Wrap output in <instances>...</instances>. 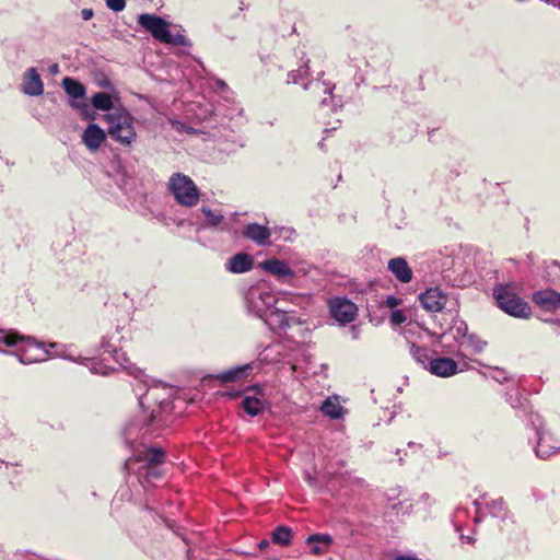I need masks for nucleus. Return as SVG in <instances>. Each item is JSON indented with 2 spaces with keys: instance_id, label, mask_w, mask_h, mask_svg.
<instances>
[{
  "instance_id": "dca6fc26",
  "label": "nucleus",
  "mask_w": 560,
  "mask_h": 560,
  "mask_svg": "<svg viewBox=\"0 0 560 560\" xmlns=\"http://www.w3.org/2000/svg\"><path fill=\"white\" fill-rule=\"evenodd\" d=\"M261 268L278 278L294 277L295 272L288 266L285 261L278 258L266 259L260 264Z\"/></svg>"
},
{
  "instance_id": "423d86ee",
  "label": "nucleus",
  "mask_w": 560,
  "mask_h": 560,
  "mask_svg": "<svg viewBox=\"0 0 560 560\" xmlns=\"http://www.w3.org/2000/svg\"><path fill=\"white\" fill-rule=\"evenodd\" d=\"M487 493H482L478 499H475L472 505L475 508V517L474 523H481L487 515H490L493 518H498L499 521H505L509 517V510L506 508L505 501L503 498H498L491 500L490 502H481V499H486Z\"/></svg>"
},
{
  "instance_id": "9b49d317",
  "label": "nucleus",
  "mask_w": 560,
  "mask_h": 560,
  "mask_svg": "<svg viewBox=\"0 0 560 560\" xmlns=\"http://www.w3.org/2000/svg\"><path fill=\"white\" fill-rule=\"evenodd\" d=\"M242 235L258 245H266L271 236V231L266 225L248 223L244 226Z\"/></svg>"
},
{
  "instance_id": "c85d7f7f",
  "label": "nucleus",
  "mask_w": 560,
  "mask_h": 560,
  "mask_svg": "<svg viewBox=\"0 0 560 560\" xmlns=\"http://www.w3.org/2000/svg\"><path fill=\"white\" fill-rule=\"evenodd\" d=\"M407 320V316L404 314L402 311L396 310L390 315V323L395 326L401 325Z\"/></svg>"
},
{
  "instance_id": "f03ea898",
  "label": "nucleus",
  "mask_w": 560,
  "mask_h": 560,
  "mask_svg": "<svg viewBox=\"0 0 560 560\" xmlns=\"http://www.w3.org/2000/svg\"><path fill=\"white\" fill-rule=\"evenodd\" d=\"M493 298L500 310L512 317L528 319L532 316V307L513 289L512 284H497L493 288Z\"/></svg>"
},
{
  "instance_id": "c9c22d12",
  "label": "nucleus",
  "mask_w": 560,
  "mask_h": 560,
  "mask_svg": "<svg viewBox=\"0 0 560 560\" xmlns=\"http://www.w3.org/2000/svg\"><path fill=\"white\" fill-rule=\"evenodd\" d=\"M398 495H399V491L397 489H390L386 493L388 501L395 500Z\"/></svg>"
},
{
  "instance_id": "c756f323",
  "label": "nucleus",
  "mask_w": 560,
  "mask_h": 560,
  "mask_svg": "<svg viewBox=\"0 0 560 560\" xmlns=\"http://www.w3.org/2000/svg\"><path fill=\"white\" fill-rule=\"evenodd\" d=\"M166 451L161 445H151L147 448L144 455H165ZM137 455H143L142 452H139Z\"/></svg>"
},
{
  "instance_id": "58836bf2",
  "label": "nucleus",
  "mask_w": 560,
  "mask_h": 560,
  "mask_svg": "<svg viewBox=\"0 0 560 560\" xmlns=\"http://www.w3.org/2000/svg\"><path fill=\"white\" fill-rule=\"evenodd\" d=\"M226 396H229L230 398H236L241 395L240 392H233V393H226L225 394Z\"/></svg>"
},
{
  "instance_id": "b1692460",
  "label": "nucleus",
  "mask_w": 560,
  "mask_h": 560,
  "mask_svg": "<svg viewBox=\"0 0 560 560\" xmlns=\"http://www.w3.org/2000/svg\"><path fill=\"white\" fill-rule=\"evenodd\" d=\"M92 105L100 110H109L113 107V101L108 93L97 92L92 96Z\"/></svg>"
},
{
  "instance_id": "9d476101",
  "label": "nucleus",
  "mask_w": 560,
  "mask_h": 560,
  "mask_svg": "<svg viewBox=\"0 0 560 560\" xmlns=\"http://www.w3.org/2000/svg\"><path fill=\"white\" fill-rule=\"evenodd\" d=\"M332 541V537L326 533L312 534L305 539V544L310 547V552L314 556H322L328 552Z\"/></svg>"
},
{
  "instance_id": "79ce46f5",
  "label": "nucleus",
  "mask_w": 560,
  "mask_h": 560,
  "mask_svg": "<svg viewBox=\"0 0 560 560\" xmlns=\"http://www.w3.org/2000/svg\"><path fill=\"white\" fill-rule=\"evenodd\" d=\"M250 389L259 390L258 386H253Z\"/></svg>"
},
{
  "instance_id": "a211bd4d",
  "label": "nucleus",
  "mask_w": 560,
  "mask_h": 560,
  "mask_svg": "<svg viewBox=\"0 0 560 560\" xmlns=\"http://www.w3.org/2000/svg\"><path fill=\"white\" fill-rule=\"evenodd\" d=\"M253 370L252 364H244L242 366H237L234 369H231L229 371L219 373L215 375V378L219 380L221 383H233L236 381H240L247 376V374Z\"/></svg>"
},
{
  "instance_id": "4c0bfd02",
  "label": "nucleus",
  "mask_w": 560,
  "mask_h": 560,
  "mask_svg": "<svg viewBox=\"0 0 560 560\" xmlns=\"http://www.w3.org/2000/svg\"><path fill=\"white\" fill-rule=\"evenodd\" d=\"M394 560H419V559L413 556L400 555V556L395 557Z\"/></svg>"
},
{
  "instance_id": "393cba45",
  "label": "nucleus",
  "mask_w": 560,
  "mask_h": 560,
  "mask_svg": "<svg viewBox=\"0 0 560 560\" xmlns=\"http://www.w3.org/2000/svg\"><path fill=\"white\" fill-rule=\"evenodd\" d=\"M392 511L397 515H410L413 512V504L410 500H402L390 505Z\"/></svg>"
},
{
  "instance_id": "ddd939ff",
  "label": "nucleus",
  "mask_w": 560,
  "mask_h": 560,
  "mask_svg": "<svg viewBox=\"0 0 560 560\" xmlns=\"http://www.w3.org/2000/svg\"><path fill=\"white\" fill-rule=\"evenodd\" d=\"M23 92L31 96L43 94L44 84L35 68H30L23 75Z\"/></svg>"
},
{
  "instance_id": "1a4fd4ad",
  "label": "nucleus",
  "mask_w": 560,
  "mask_h": 560,
  "mask_svg": "<svg viewBox=\"0 0 560 560\" xmlns=\"http://www.w3.org/2000/svg\"><path fill=\"white\" fill-rule=\"evenodd\" d=\"M533 302L546 312L560 310V293L546 289L534 292Z\"/></svg>"
},
{
  "instance_id": "6e6552de",
  "label": "nucleus",
  "mask_w": 560,
  "mask_h": 560,
  "mask_svg": "<svg viewBox=\"0 0 560 560\" xmlns=\"http://www.w3.org/2000/svg\"><path fill=\"white\" fill-rule=\"evenodd\" d=\"M419 301L422 307L429 312H441L446 303L447 295L439 288H430L419 295Z\"/></svg>"
},
{
  "instance_id": "cd10ccee",
  "label": "nucleus",
  "mask_w": 560,
  "mask_h": 560,
  "mask_svg": "<svg viewBox=\"0 0 560 560\" xmlns=\"http://www.w3.org/2000/svg\"><path fill=\"white\" fill-rule=\"evenodd\" d=\"M21 340H23V337L20 336L18 332H9L7 334L2 341L7 347H14L16 346Z\"/></svg>"
},
{
  "instance_id": "20e7f679",
  "label": "nucleus",
  "mask_w": 560,
  "mask_h": 560,
  "mask_svg": "<svg viewBox=\"0 0 560 560\" xmlns=\"http://www.w3.org/2000/svg\"><path fill=\"white\" fill-rule=\"evenodd\" d=\"M167 186L168 190L180 206L190 208L198 203L200 192L189 176L183 173H174L170 177Z\"/></svg>"
},
{
  "instance_id": "a878e982",
  "label": "nucleus",
  "mask_w": 560,
  "mask_h": 560,
  "mask_svg": "<svg viewBox=\"0 0 560 560\" xmlns=\"http://www.w3.org/2000/svg\"><path fill=\"white\" fill-rule=\"evenodd\" d=\"M201 212L209 226H218L223 221V215L220 211H213L208 207H202Z\"/></svg>"
},
{
  "instance_id": "72a5a7b5",
  "label": "nucleus",
  "mask_w": 560,
  "mask_h": 560,
  "mask_svg": "<svg viewBox=\"0 0 560 560\" xmlns=\"http://www.w3.org/2000/svg\"><path fill=\"white\" fill-rule=\"evenodd\" d=\"M81 15L84 21H89L93 18L94 11L92 9L84 8L81 11Z\"/></svg>"
},
{
  "instance_id": "6ab92c4d",
  "label": "nucleus",
  "mask_w": 560,
  "mask_h": 560,
  "mask_svg": "<svg viewBox=\"0 0 560 560\" xmlns=\"http://www.w3.org/2000/svg\"><path fill=\"white\" fill-rule=\"evenodd\" d=\"M293 530L287 525H278L270 534L271 541L281 547H287L291 544Z\"/></svg>"
},
{
  "instance_id": "4be33fe9",
  "label": "nucleus",
  "mask_w": 560,
  "mask_h": 560,
  "mask_svg": "<svg viewBox=\"0 0 560 560\" xmlns=\"http://www.w3.org/2000/svg\"><path fill=\"white\" fill-rule=\"evenodd\" d=\"M264 401L257 397L246 396L242 401L244 411L250 417L260 415L264 410Z\"/></svg>"
},
{
  "instance_id": "ea45409f",
  "label": "nucleus",
  "mask_w": 560,
  "mask_h": 560,
  "mask_svg": "<svg viewBox=\"0 0 560 560\" xmlns=\"http://www.w3.org/2000/svg\"><path fill=\"white\" fill-rule=\"evenodd\" d=\"M306 478H307V481L310 485H314L315 483V480L316 478H313L310 472H306Z\"/></svg>"
},
{
  "instance_id": "f257e3e1",
  "label": "nucleus",
  "mask_w": 560,
  "mask_h": 560,
  "mask_svg": "<svg viewBox=\"0 0 560 560\" xmlns=\"http://www.w3.org/2000/svg\"><path fill=\"white\" fill-rule=\"evenodd\" d=\"M165 457H127L125 469L129 475H133L138 482L143 487L147 485H155L164 475Z\"/></svg>"
},
{
  "instance_id": "5701e85b",
  "label": "nucleus",
  "mask_w": 560,
  "mask_h": 560,
  "mask_svg": "<svg viewBox=\"0 0 560 560\" xmlns=\"http://www.w3.org/2000/svg\"><path fill=\"white\" fill-rule=\"evenodd\" d=\"M320 410L325 416L331 419H339L342 416L343 408L340 406L339 401L327 398L323 402Z\"/></svg>"
},
{
  "instance_id": "4468645a",
  "label": "nucleus",
  "mask_w": 560,
  "mask_h": 560,
  "mask_svg": "<svg viewBox=\"0 0 560 560\" xmlns=\"http://www.w3.org/2000/svg\"><path fill=\"white\" fill-rule=\"evenodd\" d=\"M387 268L401 283H408L412 279V270L402 257L392 258L387 264Z\"/></svg>"
},
{
  "instance_id": "f3484780",
  "label": "nucleus",
  "mask_w": 560,
  "mask_h": 560,
  "mask_svg": "<svg viewBox=\"0 0 560 560\" xmlns=\"http://www.w3.org/2000/svg\"><path fill=\"white\" fill-rule=\"evenodd\" d=\"M254 266V259L249 254L238 253L229 259L228 269L232 273L249 271Z\"/></svg>"
},
{
  "instance_id": "2f4dec72",
  "label": "nucleus",
  "mask_w": 560,
  "mask_h": 560,
  "mask_svg": "<svg viewBox=\"0 0 560 560\" xmlns=\"http://www.w3.org/2000/svg\"><path fill=\"white\" fill-rule=\"evenodd\" d=\"M401 302H402V301H401L400 299H398V298H396V296H394V295H389V296H387V298H386V300H385V305H386L387 307H389V308H395V307H397L398 305H400V304H401Z\"/></svg>"
},
{
  "instance_id": "0eeeda50",
  "label": "nucleus",
  "mask_w": 560,
  "mask_h": 560,
  "mask_svg": "<svg viewBox=\"0 0 560 560\" xmlns=\"http://www.w3.org/2000/svg\"><path fill=\"white\" fill-rule=\"evenodd\" d=\"M331 316L342 325L353 322L358 316L357 305L346 298H336L329 302Z\"/></svg>"
},
{
  "instance_id": "a19ab883",
  "label": "nucleus",
  "mask_w": 560,
  "mask_h": 560,
  "mask_svg": "<svg viewBox=\"0 0 560 560\" xmlns=\"http://www.w3.org/2000/svg\"><path fill=\"white\" fill-rule=\"evenodd\" d=\"M59 70V67L57 63H54L51 67H50V72L51 73H57Z\"/></svg>"
},
{
  "instance_id": "412c9836",
  "label": "nucleus",
  "mask_w": 560,
  "mask_h": 560,
  "mask_svg": "<svg viewBox=\"0 0 560 560\" xmlns=\"http://www.w3.org/2000/svg\"><path fill=\"white\" fill-rule=\"evenodd\" d=\"M62 86L68 95L73 98H80L85 95V86L72 78H65L62 80Z\"/></svg>"
},
{
  "instance_id": "39448f33",
  "label": "nucleus",
  "mask_w": 560,
  "mask_h": 560,
  "mask_svg": "<svg viewBox=\"0 0 560 560\" xmlns=\"http://www.w3.org/2000/svg\"><path fill=\"white\" fill-rule=\"evenodd\" d=\"M138 24L161 43L172 45L184 44V36L172 35L168 30V23L161 16L142 13L138 16Z\"/></svg>"
},
{
  "instance_id": "bb28decb",
  "label": "nucleus",
  "mask_w": 560,
  "mask_h": 560,
  "mask_svg": "<svg viewBox=\"0 0 560 560\" xmlns=\"http://www.w3.org/2000/svg\"><path fill=\"white\" fill-rule=\"evenodd\" d=\"M411 353H412V357H413L418 362L424 363L427 360H429V357H428V350H427L425 348H422V347H419V346L412 345V347H411Z\"/></svg>"
},
{
  "instance_id": "7ed1b4c3",
  "label": "nucleus",
  "mask_w": 560,
  "mask_h": 560,
  "mask_svg": "<svg viewBox=\"0 0 560 560\" xmlns=\"http://www.w3.org/2000/svg\"><path fill=\"white\" fill-rule=\"evenodd\" d=\"M105 119L108 124L107 132L112 139L122 145H130L136 140L135 118L126 109H116L106 114Z\"/></svg>"
},
{
  "instance_id": "f8f14e48",
  "label": "nucleus",
  "mask_w": 560,
  "mask_h": 560,
  "mask_svg": "<svg viewBox=\"0 0 560 560\" xmlns=\"http://www.w3.org/2000/svg\"><path fill=\"white\" fill-rule=\"evenodd\" d=\"M106 140V133L96 124H90L82 135V141L91 151L97 150Z\"/></svg>"
},
{
  "instance_id": "2eb2a0df",
  "label": "nucleus",
  "mask_w": 560,
  "mask_h": 560,
  "mask_svg": "<svg viewBox=\"0 0 560 560\" xmlns=\"http://www.w3.org/2000/svg\"><path fill=\"white\" fill-rule=\"evenodd\" d=\"M430 371L441 377H448L457 372V363L451 358H436L430 361Z\"/></svg>"
},
{
  "instance_id": "f704fd0d",
  "label": "nucleus",
  "mask_w": 560,
  "mask_h": 560,
  "mask_svg": "<svg viewBox=\"0 0 560 560\" xmlns=\"http://www.w3.org/2000/svg\"><path fill=\"white\" fill-rule=\"evenodd\" d=\"M18 466H20V464L18 462H5L0 458V469H2V467H4V469L8 470L9 467H18Z\"/></svg>"
},
{
  "instance_id": "473e14b6",
  "label": "nucleus",
  "mask_w": 560,
  "mask_h": 560,
  "mask_svg": "<svg viewBox=\"0 0 560 560\" xmlns=\"http://www.w3.org/2000/svg\"><path fill=\"white\" fill-rule=\"evenodd\" d=\"M432 498L429 493H422L417 502V504H423L425 508L432 504Z\"/></svg>"
},
{
  "instance_id": "e433bc0d",
  "label": "nucleus",
  "mask_w": 560,
  "mask_h": 560,
  "mask_svg": "<svg viewBox=\"0 0 560 560\" xmlns=\"http://www.w3.org/2000/svg\"><path fill=\"white\" fill-rule=\"evenodd\" d=\"M269 545H270V541L268 539H262L259 541L258 548L260 550H266L269 547Z\"/></svg>"
},
{
  "instance_id": "aec40b11",
  "label": "nucleus",
  "mask_w": 560,
  "mask_h": 560,
  "mask_svg": "<svg viewBox=\"0 0 560 560\" xmlns=\"http://www.w3.org/2000/svg\"><path fill=\"white\" fill-rule=\"evenodd\" d=\"M468 512L469 511L467 508L458 506L455 510L453 520H452V522L454 524V528L457 533H459V539L463 544H474L475 542V538L472 536L462 534L463 528L460 525V521H462V518H464L468 515Z\"/></svg>"
},
{
  "instance_id": "7c9ffc66",
  "label": "nucleus",
  "mask_w": 560,
  "mask_h": 560,
  "mask_svg": "<svg viewBox=\"0 0 560 560\" xmlns=\"http://www.w3.org/2000/svg\"><path fill=\"white\" fill-rule=\"evenodd\" d=\"M106 5L115 12L122 11L126 7L125 0H105Z\"/></svg>"
}]
</instances>
